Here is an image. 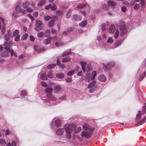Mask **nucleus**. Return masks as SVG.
Segmentation results:
<instances>
[{"instance_id": "f257e3e1", "label": "nucleus", "mask_w": 146, "mask_h": 146, "mask_svg": "<svg viewBox=\"0 0 146 146\" xmlns=\"http://www.w3.org/2000/svg\"><path fill=\"white\" fill-rule=\"evenodd\" d=\"M119 27L120 34L121 35H123L127 33L125 24L124 22L122 20L120 21Z\"/></svg>"}, {"instance_id": "f03ea898", "label": "nucleus", "mask_w": 146, "mask_h": 146, "mask_svg": "<svg viewBox=\"0 0 146 146\" xmlns=\"http://www.w3.org/2000/svg\"><path fill=\"white\" fill-rule=\"evenodd\" d=\"M5 51H4L1 53V56L2 57L9 56L10 53L11 52V55L13 56L14 54L15 56H16V55L15 53H14L13 50H11L10 48L4 49Z\"/></svg>"}, {"instance_id": "7ed1b4c3", "label": "nucleus", "mask_w": 146, "mask_h": 146, "mask_svg": "<svg viewBox=\"0 0 146 146\" xmlns=\"http://www.w3.org/2000/svg\"><path fill=\"white\" fill-rule=\"evenodd\" d=\"M94 129V128H92L88 131L84 130L81 133V135L86 138H89L91 135Z\"/></svg>"}, {"instance_id": "20e7f679", "label": "nucleus", "mask_w": 146, "mask_h": 146, "mask_svg": "<svg viewBox=\"0 0 146 146\" xmlns=\"http://www.w3.org/2000/svg\"><path fill=\"white\" fill-rule=\"evenodd\" d=\"M5 25L4 19L3 17H0V30L1 29V32L3 34L5 32Z\"/></svg>"}, {"instance_id": "39448f33", "label": "nucleus", "mask_w": 146, "mask_h": 146, "mask_svg": "<svg viewBox=\"0 0 146 146\" xmlns=\"http://www.w3.org/2000/svg\"><path fill=\"white\" fill-rule=\"evenodd\" d=\"M76 128L75 126L73 125H69L65 127V129L66 133H71L72 131H74Z\"/></svg>"}, {"instance_id": "423d86ee", "label": "nucleus", "mask_w": 146, "mask_h": 146, "mask_svg": "<svg viewBox=\"0 0 146 146\" xmlns=\"http://www.w3.org/2000/svg\"><path fill=\"white\" fill-rule=\"evenodd\" d=\"M42 25V23L41 21L39 20H36V22L35 27V30L37 31L41 30V26Z\"/></svg>"}, {"instance_id": "0eeeda50", "label": "nucleus", "mask_w": 146, "mask_h": 146, "mask_svg": "<svg viewBox=\"0 0 146 146\" xmlns=\"http://www.w3.org/2000/svg\"><path fill=\"white\" fill-rule=\"evenodd\" d=\"M96 84V82L93 81H92L88 86V88L90 89L89 91L90 93H92L94 91V87Z\"/></svg>"}, {"instance_id": "6e6552de", "label": "nucleus", "mask_w": 146, "mask_h": 146, "mask_svg": "<svg viewBox=\"0 0 146 146\" xmlns=\"http://www.w3.org/2000/svg\"><path fill=\"white\" fill-rule=\"evenodd\" d=\"M104 67L103 68L104 70H110L113 66V63H108L106 65L105 64H103Z\"/></svg>"}, {"instance_id": "1a4fd4ad", "label": "nucleus", "mask_w": 146, "mask_h": 146, "mask_svg": "<svg viewBox=\"0 0 146 146\" xmlns=\"http://www.w3.org/2000/svg\"><path fill=\"white\" fill-rule=\"evenodd\" d=\"M108 5L112 8L114 9L115 8L116 3L112 1H110L107 2Z\"/></svg>"}, {"instance_id": "9d476101", "label": "nucleus", "mask_w": 146, "mask_h": 146, "mask_svg": "<svg viewBox=\"0 0 146 146\" xmlns=\"http://www.w3.org/2000/svg\"><path fill=\"white\" fill-rule=\"evenodd\" d=\"M55 23V18L53 17L51 19L50 21L48 23V26L50 27H52L54 26V24Z\"/></svg>"}, {"instance_id": "9b49d317", "label": "nucleus", "mask_w": 146, "mask_h": 146, "mask_svg": "<svg viewBox=\"0 0 146 146\" xmlns=\"http://www.w3.org/2000/svg\"><path fill=\"white\" fill-rule=\"evenodd\" d=\"M64 130L63 128H59L56 131V133L57 135H62L64 133Z\"/></svg>"}, {"instance_id": "f8f14e48", "label": "nucleus", "mask_w": 146, "mask_h": 146, "mask_svg": "<svg viewBox=\"0 0 146 146\" xmlns=\"http://www.w3.org/2000/svg\"><path fill=\"white\" fill-rule=\"evenodd\" d=\"M141 112L140 111H139L137 112V114L136 115V118L135 119L136 121H137L139 120L141 118Z\"/></svg>"}, {"instance_id": "ddd939ff", "label": "nucleus", "mask_w": 146, "mask_h": 146, "mask_svg": "<svg viewBox=\"0 0 146 146\" xmlns=\"http://www.w3.org/2000/svg\"><path fill=\"white\" fill-rule=\"evenodd\" d=\"M146 121V116L143 118L142 120L139 122L138 123L135 124V126L141 125L145 123Z\"/></svg>"}, {"instance_id": "4468645a", "label": "nucleus", "mask_w": 146, "mask_h": 146, "mask_svg": "<svg viewBox=\"0 0 146 146\" xmlns=\"http://www.w3.org/2000/svg\"><path fill=\"white\" fill-rule=\"evenodd\" d=\"M15 10L17 12V13H19L20 12H22V13H24L25 11H22L21 9L20 6L19 5H17L15 7Z\"/></svg>"}, {"instance_id": "2eb2a0df", "label": "nucleus", "mask_w": 146, "mask_h": 146, "mask_svg": "<svg viewBox=\"0 0 146 146\" xmlns=\"http://www.w3.org/2000/svg\"><path fill=\"white\" fill-rule=\"evenodd\" d=\"M115 30V27L113 25H111L110 27L109 32L110 33H112Z\"/></svg>"}, {"instance_id": "dca6fc26", "label": "nucleus", "mask_w": 146, "mask_h": 146, "mask_svg": "<svg viewBox=\"0 0 146 146\" xmlns=\"http://www.w3.org/2000/svg\"><path fill=\"white\" fill-rule=\"evenodd\" d=\"M47 96L48 97H48L49 96V99H46L44 100L45 102H49L50 103V102L51 101H54V98L53 97V98H52L51 96H49L48 95H47Z\"/></svg>"}, {"instance_id": "f3484780", "label": "nucleus", "mask_w": 146, "mask_h": 146, "mask_svg": "<svg viewBox=\"0 0 146 146\" xmlns=\"http://www.w3.org/2000/svg\"><path fill=\"white\" fill-rule=\"evenodd\" d=\"M80 63L82 69L83 71L84 72H85L86 69H85V66L86 64V62H80Z\"/></svg>"}, {"instance_id": "a211bd4d", "label": "nucleus", "mask_w": 146, "mask_h": 146, "mask_svg": "<svg viewBox=\"0 0 146 146\" xmlns=\"http://www.w3.org/2000/svg\"><path fill=\"white\" fill-rule=\"evenodd\" d=\"M52 91V89L50 87H47L46 88L45 92V93L51 94Z\"/></svg>"}, {"instance_id": "6ab92c4d", "label": "nucleus", "mask_w": 146, "mask_h": 146, "mask_svg": "<svg viewBox=\"0 0 146 146\" xmlns=\"http://www.w3.org/2000/svg\"><path fill=\"white\" fill-rule=\"evenodd\" d=\"M98 79L101 82H105L106 80V78L104 76L102 75L99 76Z\"/></svg>"}, {"instance_id": "aec40b11", "label": "nucleus", "mask_w": 146, "mask_h": 146, "mask_svg": "<svg viewBox=\"0 0 146 146\" xmlns=\"http://www.w3.org/2000/svg\"><path fill=\"white\" fill-rule=\"evenodd\" d=\"M30 5V2L29 1H26L23 4L22 7L25 9H26Z\"/></svg>"}, {"instance_id": "412c9836", "label": "nucleus", "mask_w": 146, "mask_h": 146, "mask_svg": "<svg viewBox=\"0 0 146 146\" xmlns=\"http://www.w3.org/2000/svg\"><path fill=\"white\" fill-rule=\"evenodd\" d=\"M61 89L60 85H57L55 86V93L58 94Z\"/></svg>"}, {"instance_id": "4be33fe9", "label": "nucleus", "mask_w": 146, "mask_h": 146, "mask_svg": "<svg viewBox=\"0 0 146 146\" xmlns=\"http://www.w3.org/2000/svg\"><path fill=\"white\" fill-rule=\"evenodd\" d=\"M83 127L85 129L84 130L88 131V130H89L91 128H90L89 125L87 124L84 123L83 125Z\"/></svg>"}, {"instance_id": "5701e85b", "label": "nucleus", "mask_w": 146, "mask_h": 146, "mask_svg": "<svg viewBox=\"0 0 146 146\" xmlns=\"http://www.w3.org/2000/svg\"><path fill=\"white\" fill-rule=\"evenodd\" d=\"M71 60V58L69 56L66 57L65 58H63L62 59V62H67Z\"/></svg>"}, {"instance_id": "b1692460", "label": "nucleus", "mask_w": 146, "mask_h": 146, "mask_svg": "<svg viewBox=\"0 0 146 146\" xmlns=\"http://www.w3.org/2000/svg\"><path fill=\"white\" fill-rule=\"evenodd\" d=\"M81 19V17L77 15H74L72 17V19L74 21L79 20Z\"/></svg>"}, {"instance_id": "393cba45", "label": "nucleus", "mask_w": 146, "mask_h": 146, "mask_svg": "<svg viewBox=\"0 0 146 146\" xmlns=\"http://www.w3.org/2000/svg\"><path fill=\"white\" fill-rule=\"evenodd\" d=\"M61 123V120L59 118H56L55 119V126H59L60 125Z\"/></svg>"}, {"instance_id": "a878e982", "label": "nucleus", "mask_w": 146, "mask_h": 146, "mask_svg": "<svg viewBox=\"0 0 146 146\" xmlns=\"http://www.w3.org/2000/svg\"><path fill=\"white\" fill-rule=\"evenodd\" d=\"M45 0H40L38 4V6H42L45 4Z\"/></svg>"}, {"instance_id": "bb28decb", "label": "nucleus", "mask_w": 146, "mask_h": 146, "mask_svg": "<svg viewBox=\"0 0 146 146\" xmlns=\"http://www.w3.org/2000/svg\"><path fill=\"white\" fill-rule=\"evenodd\" d=\"M97 74L96 72V71H94L92 72L91 78V80H92L94 79V78Z\"/></svg>"}, {"instance_id": "cd10ccee", "label": "nucleus", "mask_w": 146, "mask_h": 146, "mask_svg": "<svg viewBox=\"0 0 146 146\" xmlns=\"http://www.w3.org/2000/svg\"><path fill=\"white\" fill-rule=\"evenodd\" d=\"M40 78L42 80H46L47 79L46 74H41L40 76Z\"/></svg>"}, {"instance_id": "c85d7f7f", "label": "nucleus", "mask_w": 146, "mask_h": 146, "mask_svg": "<svg viewBox=\"0 0 146 146\" xmlns=\"http://www.w3.org/2000/svg\"><path fill=\"white\" fill-rule=\"evenodd\" d=\"M53 17L49 15H46L44 17V20L45 21H48L50 19H52Z\"/></svg>"}, {"instance_id": "c756f323", "label": "nucleus", "mask_w": 146, "mask_h": 146, "mask_svg": "<svg viewBox=\"0 0 146 146\" xmlns=\"http://www.w3.org/2000/svg\"><path fill=\"white\" fill-rule=\"evenodd\" d=\"M146 74V71L144 72L141 75L139 78V81H141L143 79Z\"/></svg>"}, {"instance_id": "7c9ffc66", "label": "nucleus", "mask_w": 146, "mask_h": 146, "mask_svg": "<svg viewBox=\"0 0 146 146\" xmlns=\"http://www.w3.org/2000/svg\"><path fill=\"white\" fill-rule=\"evenodd\" d=\"M64 75L62 73H59L56 75V77L58 78H62L64 76Z\"/></svg>"}, {"instance_id": "2f4dec72", "label": "nucleus", "mask_w": 146, "mask_h": 146, "mask_svg": "<svg viewBox=\"0 0 146 146\" xmlns=\"http://www.w3.org/2000/svg\"><path fill=\"white\" fill-rule=\"evenodd\" d=\"M121 42L120 40L116 41L114 45L113 48H116L119 46L121 44Z\"/></svg>"}, {"instance_id": "473e14b6", "label": "nucleus", "mask_w": 146, "mask_h": 146, "mask_svg": "<svg viewBox=\"0 0 146 146\" xmlns=\"http://www.w3.org/2000/svg\"><path fill=\"white\" fill-rule=\"evenodd\" d=\"M50 31L49 30H47L45 31L44 33V36L46 37H48L50 35Z\"/></svg>"}, {"instance_id": "72a5a7b5", "label": "nucleus", "mask_w": 146, "mask_h": 146, "mask_svg": "<svg viewBox=\"0 0 146 146\" xmlns=\"http://www.w3.org/2000/svg\"><path fill=\"white\" fill-rule=\"evenodd\" d=\"M4 46V49L9 48V47H10L9 44H8V42H4L3 44Z\"/></svg>"}, {"instance_id": "f704fd0d", "label": "nucleus", "mask_w": 146, "mask_h": 146, "mask_svg": "<svg viewBox=\"0 0 146 146\" xmlns=\"http://www.w3.org/2000/svg\"><path fill=\"white\" fill-rule=\"evenodd\" d=\"M71 51L70 50H68V51L64 52L62 54V56H66L71 53Z\"/></svg>"}, {"instance_id": "c9c22d12", "label": "nucleus", "mask_w": 146, "mask_h": 146, "mask_svg": "<svg viewBox=\"0 0 146 146\" xmlns=\"http://www.w3.org/2000/svg\"><path fill=\"white\" fill-rule=\"evenodd\" d=\"M86 24V21H82L79 24V25L81 27H84Z\"/></svg>"}, {"instance_id": "e433bc0d", "label": "nucleus", "mask_w": 146, "mask_h": 146, "mask_svg": "<svg viewBox=\"0 0 146 146\" xmlns=\"http://www.w3.org/2000/svg\"><path fill=\"white\" fill-rule=\"evenodd\" d=\"M52 38L51 37H50L46 39V40L45 44L47 45L48 44L50 43V41L51 40Z\"/></svg>"}, {"instance_id": "4c0bfd02", "label": "nucleus", "mask_w": 146, "mask_h": 146, "mask_svg": "<svg viewBox=\"0 0 146 146\" xmlns=\"http://www.w3.org/2000/svg\"><path fill=\"white\" fill-rule=\"evenodd\" d=\"M19 31L18 30H16L13 32V35L14 36H17L19 35Z\"/></svg>"}, {"instance_id": "58836bf2", "label": "nucleus", "mask_w": 146, "mask_h": 146, "mask_svg": "<svg viewBox=\"0 0 146 146\" xmlns=\"http://www.w3.org/2000/svg\"><path fill=\"white\" fill-rule=\"evenodd\" d=\"M28 35L27 33L24 34L21 37V38L22 40H25L27 39Z\"/></svg>"}, {"instance_id": "ea45409f", "label": "nucleus", "mask_w": 146, "mask_h": 146, "mask_svg": "<svg viewBox=\"0 0 146 146\" xmlns=\"http://www.w3.org/2000/svg\"><path fill=\"white\" fill-rule=\"evenodd\" d=\"M10 35L8 34H5V39L6 41H8L9 39Z\"/></svg>"}, {"instance_id": "a19ab883", "label": "nucleus", "mask_w": 146, "mask_h": 146, "mask_svg": "<svg viewBox=\"0 0 146 146\" xmlns=\"http://www.w3.org/2000/svg\"><path fill=\"white\" fill-rule=\"evenodd\" d=\"M113 41L112 38L111 37H110L108 39L107 41V42L108 43H111Z\"/></svg>"}, {"instance_id": "79ce46f5", "label": "nucleus", "mask_w": 146, "mask_h": 146, "mask_svg": "<svg viewBox=\"0 0 146 146\" xmlns=\"http://www.w3.org/2000/svg\"><path fill=\"white\" fill-rule=\"evenodd\" d=\"M66 136L68 139H71V133H66Z\"/></svg>"}, {"instance_id": "37998d69", "label": "nucleus", "mask_w": 146, "mask_h": 146, "mask_svg": "<svg viewBox=\"0 0 146 146\" xmlns=\"http://www.w3.org/2000/svg\"><path fill=\"white\" fill-rule=\"evenodd\" d=\"M140 4L142 7L145 6V0H140Z\"/></svg>"}, {"instance_id": "c03bdc74", "label": "nucleus", "mask_w": 146, "mask_h": 146, "mask_svg": "<svg viewBox=\"0 0 146 146\" xmlns=\"http://www.w3.org/2000/svg\"><path fill=\"white\" fill-rule=\"evenodd\" d=\"M44 33L42 32H38L37 34V36L39 37H41L44 35Z\"/></svg>"}, {"instance_id": "a18cd8bd", "label": "nucleus", "mask_w": 146, "mask_h": 146, "mask_svg": "<svg viewBox=\"0 0 146 146\" xmlns=\"http://www.w3.org/2000/svg\"><path fill=\"white\" fill-rule=\"evenodd\" d=\"M55 66L54 64H51L48 65L47 66V68L48 69H51L54 67Z\"/></svg>"}, {"instance_id": "49530a36", "label": "nucleus", "mask_w": 146, "mask_h": 146, "mask_svg": "<svg viewBox=\"0 0 146 146\" xmlns=\"http://www.w3.org/2000/svg\"><path fill=\"white\" fill-rule=\"evenodd\" d=\"M145 105L143 106L142 108V113L144 114L146 113V103H145Z\"/></svg>"}, {"instance_id": "de8ad7c7", "label": "nucleus", "mask_w": 146, "mask_h": 146, "mask_svg": "<svg viewBox=\"0 0 146 146\" xmlns=\"http://www.w3.org/2000/svg\"><path fill=\"white\" fill-rule=\"evenodd\" d=\"M74 70H71L68 72L67 73V75L69 76H71L74 74Z\"/></svg>"}, {"instance_id": "09e8293b", "label": "nucleus", "mask_w": 146, "mask_h": 146, "mask_svg": "<svg viewBox=\"0 0 146 146\" xmlns=\"http://www.w3.org/2000/svg\"><path fill=\"white\" fill-rule=\"evenodd\" d=\"M20 94L21 97L22 96H25L26 95L27 93L25 91L23 90L21 92Z\"/></svg>"}, {"instance_id": "8fccbe9b", "label": "nucleus", "mask_w": 146, "mask_h": 146, "mask_svg": "<svg viewBox=\"0 0 146 146\" xmlns=\"http://www.w3.org/2000/svg\"><path fill=\"white\" fill-rule=\"evenodd\" d=\"M91 69V68L90 65H88L86 66V71L87 72H89L90 71Z\"/></svg>"}, {"instance_id": "3c124183", "label": "nucleus", "mask_w": 146, "mask_h": 146, "mask_svg": "<svg viewBox=\"0 0 146 146\" xmlns=\"http://www.w3.org/2000/svg\"><path fill=\"white\" fill-rule=\"evenodd\" d=\"M81 130V128L80 127H78L76 130H74V133H78L79 132H80Z\"/></svg>"}, {"instance_id": "603ef678", "label": "nucleus", "mask_w": 146, "mask_h": 146, "mask_svg": "<svg viewBox=\"0 0 146 146\" xmlns=\"http://www.w3.org/2000/svg\"><path fill=\"white\" fill-rule=\"evenodd\" d=\"M140 7V5L139 4H135L134 6V9L135 10H138Z\"/></svg>"}, {"instance_id": "864d4df0", "label": "nucleus", "mask_w": 146, "mask_h": 146, "mask_svg": "<svg viewBox=\"0 0 146 146\" xmlns=\"http://www.w3.org/2000/svg\"><path fill=\"white\" fill-rule=\"evenodd\" d=\"M119 34V32L118 30H116L114 35L115 38H116L117 37Z\"/></svg>"}, {"instance_id": "5fc2aeb1", "label": "nucleus", "mask_w": 146, "mask_h": 146, "mask_svg": "<svg viewBox=\"0 0 146 146\" xmlns=\"http://www.w3.org/2000/svg\"><path fill=\"white\" fill-rule=\"evenodd\" d=\"M41 84L42 86L44 87H46L47 86L46 83L44 81L41 82Z\"/></svg>"}, {"instance_id": "6e6d98bb", "label": "nucleus", "mask_w": 146, "mask_h": 146, "mask_svg": "<svg viewBox=\"0 0 146 146\" xmlns=\"http://www.w3.org/2000/svg\"><path fill=\"white\" fill-rule=\"evenodd\" d=\"M20 36L19 35L16 36V37L15 38V40L16 42H18L20 39Z\"/></svg>"}, {"instance_id": "4d7b16f0", "label": "nucleus", "mask_w": 146, "mask_h": 146, "mask_svg": "<svg viewBox=\"0 0 146 146\" xmlns=\"http://www.w3.org/2000/svg\"><path fill=\"white\" fill-rule=\"evenodd\" d=\"M63 12L61 11H58L56 12V14L58 15H62Z\"/></svg>"}, {"instance_id": "13d9d810", "label": "nucleus", "mask_w": 146, "mask_h": 146, "mask_svg": "<svg viewBox=\"0 0 146 146\" xmlns=\"http://www.w3.org/2000/svg\"><path fill=\"white\" fill-rule=\"evenodd\" d=\"M85 5L84 4H80L78 5L77 7V8H82L84 7Z\"/></svg>"}, {"instance_id": "bf43d9fd", "label": "nucleus", "mask_w": 146, "mask_h": 146, "mask_svg": "<svg viewBox=\"0 0 146 146\" xmlns=\"http://www.w3.org/2000/svg\"><path fill=\"white\" fill-rule=\"evenodd\" d=\"M0 143L2 145H5V140L3 139H0Z\"/></svg>"}, {"instance_id": "052dcab7", "label": "nucleus", "mask_w": 146, "mask_h": 146, "mask_svg": "<svg viewBox=\"0 0 146 146\" xmlns=\"http://www.w3.org/2000/svg\"><path fill=\"white\" fill-rule=\"evenodd\" d=\"M102 30L104 31L106 29V24L105 23L102 24L101 25Z\"/></svg>"}, {"instance_id": "680f3d73", "label": "nucleus", "mask_w": 146, "mask_h": 146, "mask_svg": "<svg viewBox=\"0 0 146 146\" xmlns=\"http://www.w3.org/2000/svg\"><path fill=\"white\" fill-rule=\"evenodd\" d=\"M47 76L48 77L50 78H51L52 77V74L51 72L50 71L48 72Z\"/></svg>"}, {"instance_id": "e2e57ef3", "label": "nucleus", "mask_w": 146, "mask_h": 146, "mask_svg": "<svg viewBox=\"0 0 146 146\" xmlns=\"http://www.w3.org/2000/svg\"><path fill=\"white\" fill-rule=\"evenodd\" d=\"M66 96L65 95H64L63 96L59 98L60 100H65L66 99Z\"/></svg>"}, {"instance_id": "0e129e2a", "label": "nucleus", "mask_w": 146, "mask_h": 146, "mask_svg": "<svg viewBox=\"0 0 146 146\" xmlns=\"http://www.w3.org/2000/svg\"><path fill=\"white\" fill-rule=\"evenodd\" d=\"M65 80L66 82H71L72 81V79L70 78H66Z\"/></svg>"}, {"instance_id": "69168bd1", "label": "nucleus", "mask_w": 146, "mask_h": 146, "mask_svg": "<svg viewBox=\"0 0 146 146\" xmlns=\"http://www.w3.org/2000/svg\"><path fill=\"white\" fill-rule=\"evenodd\" d=\"M121 11L123 12H125L126 10V7L125 6H122L121 7Z\"/></svg>"}, {"instance_id": "338daca9", "label": "nucleus", "mask_w": 146, "mask_h": 146, "mask_svg": "<svg viewBox=\"0 0 146 146\" xmlns=\"http://www.w3.org/2000/svg\"><path fill=\"white\" fill-rule=\"evenodd\" d=\"M35 39L34 37L32 35L30 36V40L31 41L33 42Z\"/></svg>"}, {"instance_id": "774afa93", "label": "nucleus", "mask_w": 146, "mask_h": 146, "mask_svg": "<svg viewBox=\"0 0 146 146\" xmlns=\"http://www.w3.org/2000/svg\"><path fill=\"white\" fill-rule=\"evenodd\" d=\"M38 13L37 11H35L33 13V15L34 17L36 18L38 16Z\"/></svg>"}]
</instances>
